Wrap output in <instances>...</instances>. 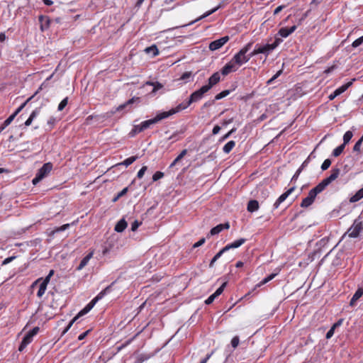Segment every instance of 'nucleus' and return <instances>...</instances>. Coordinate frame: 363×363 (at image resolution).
Masks as SVG:
<instances>
[{
	"instance_id": "11",
	"label": "nucleus",
	"mask_w": 363,
	"mask_h": 363,
	"mask_svg": "<svg viewBox=\"0 0 363 363\" xmlns=\"http://www.w3.org/2000/svg\"><path fill=\"white\" fill-rule=\"evenodd\" d=\"M295 186H292L290 189H289L286 192L282 194L274 202L273 206L274 208H278L279 205L286 199V198L295 190Z\"/></svg>"
},
{
	"instance_id": "38",
	"label": "nucleus",
	"mask_w": 363,
	"mask_h": 363,
	"mask_svg": "<svg viewBox=\"0 0 363 363\" xmlns=\"http://www.w3.org/2000/svg\"><path fill=\"white\" fill-rule=\"evenodd\" d=\"M50 279H51V277H50V276H48V275H47V276L45 277V279H43L42 278H39V279H38L36 281H35L32 284V286H32V287H34V286H35V285H37V284H38V283H39V282H43V283H44V284H47V285H48V283H49V282H50Z\"/></svg>"
},
{
	"instance_id": "50",
	"label": "nucleus",
	"mask_w": 363,
	"mask_h": 363,
	"mask_svg": "<svg viewBox=\"0 0 363 363\" xmlns=\"http://www.w3.org/2000/svg\"><path fill=\"white\" fill-rule=\"evenodd\" d=\"M147 167L146 166H143L138 172L137 177L138 179H141L147 171Z\"/></svg>"
},
{
	"instance_id": "7",
	"label": "nucleus",
	"mask_w": 363,
	"mask_h": 363,
	"mask_svg": "<svg viewBox=\"0 0 363 363\" xmlns=\"http://www.w3.org/2000/svg\"><path fill=\"white\" fill-rule=\"evenodd\" d=\"M208 91L207 89L203 86L199 89L194 91L189 96V101L191 104L198 102L200 101L203 97L204 94L208 92Z\"/></svg>"
},
{
	"instance_id": "3",
	"label": "nucleus",
	"mask_w": 363,
	"mask_h": 363,
	"mask_svg": "<svg viewBox=\"0 0 363 363\" xmlns=\"http://www.w3.org/2000/svg\"><path fill=\"white\" fill-rule=\"evenodd\" d=\"M252 45V42L247 43L231 59L238 67L249 61V57H247V53L251 49Z\"/></svg>"
},
{
	"instance_id": "1",
	"label": "nucleus",
	"mask_w": 363,
	"mask_h": 363,
	"mask_svg": "<svg viewBox=\"0 0 363 363\" xmlns=\"http://www.w3.org/2000/svg\"><path fill=\"white\" fill-rule=\"evenodd\" d=\"M340 173V169L339 168H333L331 174L329 177L323 179L318 185L309 191L308 196L302 200L301 206L302 208H308L312 205L316 196L335 180L339 177Z\"/></svg>"
},
{
	"instance_id": "24",
	"label": "nucleus",
	"mask_w": 363,
	"mask_h": 363,
	"mask_svg": "<svg viewBox=\"0 0 363 363\" xmlns=\"http://www.w3.org/2000/svg\"><path fill=\"white\" fill-rule=\"evenodd\" d=\"M135 101H139L138 97H133L130 99L128 100L125 103L118 106L116 108L117 111H121L123 110L125 108L129 106L130 105L133 104Z\"/></svg>"
},
{
	"instance_id": "59",
	"label": "nucleus",
	"mask_w": 363,
	"mask_h": 363,
	"mask_svg": "<svg viewBox=\"0 0 363 363\" xmlns=\"http://www.w3.org/2000/svg\"><path fill=\"white\" fill-rule=\"evenodd\" d=\"M335 333V327H331L330 329L327 332L325 337L330 339L333 337Z\"/></svg>"
},
{
	"instance_id": "29",
	"label": "nucleus",
	"mask_w": 363,
	"mask_h": 363,
	"mask_svg": "<svg viewBox=\"0 0 363 363\" xmlns=\"http://www.w3.org/2000/svg\"><path fill=\"white\" fill-rule=\"evenodd\" d=\"M352 84V81L349 82L342 85L341 86L338 87L334 91L335 92V94L337 96H339L341 94L344 93Z\"/></svg>"
},
{
	"instance_id": "49",
	"label": "nucleus",
	"mask_w": 363,
	"mask_h": 363,
	"mask_svg": "<svg viewBox=\"0 0 363 363\" xmlns=\"http://www.w3.org/2000/svg\"><path fill=\"white\" fill-rule=\"evenodd\" d=\"M362 142H363V140H362V137H361L360 139L354 145L353 150L354 152H359L360 151V147H361V145L362 144Z\"/></svg>"
},
{
	"instance_id": "53",
	"label": "nucleus",
	"mask_w": 363,
	"mask_h": 363,
	"mask_svg": "<svg viewBox=\"0 0 363 363\" xmlns=\"http://www.w3.org/2000/svg\"><path fill=\"white\" fill-rule=\"evenodd\" d=\"M142 224V222H140L138 220H135L132 224H131V230L132 231H135L137 230V229L138 228V227Z\"/></svg>"
},
{
	"instance_id": "16",
	"label": "nucleus",
	"mask_w": 363,
	"mask_h": 363,
	"mask_svg": "<svg viewBox=\"0 0 363 363\" xmlns=\"http://www.w3.org/2000/svg\"><path fill=\"white\" fill-rule=\"evenodd\" d=\"M33 337L30 335L28 333L26 334L18 347V351H23L24 349L27 347V345H29L33 341Z\"/></svg>"
},
{
	"instance_id": "13",
	"label": "nucleus",
	"mask_w": 363,
	"mask_h": 363,
	"mask_svg": "<svg viewBox=\"0 0 363 363\" xmlns=\"http://www.w3.org/2000/svg\"><path fill=\"white\" fill-rule=\"evenodd\" d=\"M40 22V29L42 32L48 30L50 28L51 21L47 16L40 15L38 18Z\"/></svg>"
},
{
	"instance_id": "28",
	"label": "nucleus",
	"mask_w": 363,
	"mask_h": 363,
	"mask_svg": "<svg viewBox=\"0 0 363 363\" xmlns=\"http://www.w3.org/2000/svg\"><path fill=\"white\" fill-rule=\"evenodd\" d=\"M187 154V150H183L180 154L173 160L170 164L169 168L174 167Z\"/></svg>"
},
{
	"instance_id": "34",
	"label": "nucleus",
	"mask_w": 363,
	"mask_h": 363,
	"mask_svg": "<svg viewBox=\"0 0 363 363\" xmlns=\"http://www.w3.org/2000/svg\"><path fill=\"white\" fill-rule=\"evenodd\" d=\"M13 119L14 116H10L9 118H7L0 126V133L3 131L8 125H9Z\"/></svg>"
},
{
	"instance_id": "6",
	"label": "nucleus",
	"mask_w": 363,
	"mask_h": 363,
	"mask_svg": "<svg viewBox=\"0 0 363 363\" xmlns=\"http://www.w3.org/2000/svg\"><path fill=\"white\" fill-rule=\"evenodd\" d=\"M167 118L166 116L164 115V112L159 113L156 115L155 117L153 118L144 121L140 123V130H146L147 128H149L151 125L157 123L160 121Z\"/></svg>"
},
{
	"instance_id": "43",
	"label": "nucleus",
	"mask_w": 363,
	"mask_h": 363,
	"mask_svg": "<svg viewBox=\"0 0 363 363\" xmlns=\"http://www.w3.org/2000/svg\"><path fill=\"white\" fill-rule=\"evenodd\" d=\"M226 284H226V282H224V283H223V284H222L219 288H218V289H216V291L213 293V294L216 296V298H217L218 296H220V295L223 293V290H224V289H225V287Z\"/></svg>"
},
{
	"instance_id": "15",
	"label": "nucleus",
	"mask_w": 363,
	"mask_h": 363,
	"mask_svg": "<svg viewBox=\"0 0 363 363\" xmlns=\"http://www.w3.org/2000/svg\"><path fill=\"white\" fill-rule=\"evenodd\" d=\"M246 240H247L245 238H240L230 244H228L223 248L225 249V250L226 252L230 249L238 248V247H240L242 245H243L246 242Z\"/></svg>"
},
{
	"instance_id": "21",
	"label": "nucleus",
	"mask_w": 363,
	"mask_h": 363,
	"mask_svg": "<svg viewBox=\"0 0 363 363\" xmlns=\"http://www.w3.org/2000/svg\"><path fill=\"white\" fill-rule=\"evenodd\" d=\"M128 223L124 218H121L115 225L114 230L118 233H122L127 228Z\"/></svg>"
},
{
	"instance_id": "40",
	"label": "nucleus",
	"mask_w": 363,
	"mask_h": 363,
	"mask_svg": "<svg viewBox=\"0 0 363 363\" xmlns=\"http://www.w3.org/2000/svg\"><path fill=\"white\" fill-rule=\"evenodd\" d=\"M222 230H223L222 225L219 224V225H216V227H213V228L211 230V231H210V235H217V234H218L219 233H220Z\"/></svg>"
},
{
	"instance_id": "2",
	"label": "nucleus",
	"mask_w": 363,
	"mask_h": 363,
	"mask_svg": "<svg viewBox=\"0 0 363 363\" xmlns=\"http://www.w3.org/2000/svg\"><path fill=\"white\" fill-rule=\"evenodd\" d=\"M110 290H111V286H108L106 288H105L104 290H102L101 292H99L98 294V295L95 298H94L82 310H81L77 313V315L69 322V323L68 324L67 328L63 331V334L67 333L69 330V328L72 327V325L74 324V323L77 321V320L80 317H82V316L84 315L85 314H86L87 313H89L91 310V308L94 306L96 303L98 301H99L100 299H101L106 294H108L110 291Z\"/></svg>"
},
{
	"instance_id": "47",
	"label": "nucleus",
	"mask_w": 363,
	"mask_h": 363,
	"mask_svg": "<svg viewBox=\"0 0 363 363\" xmlns=\"http://www.w3.org/2000/svg\"><path fill=\"white\" fill-rule=\"evenodd\" d=\"M363 43V35L356 39L352 44L353 48H357Z\"/></svg>"
},
{
	"instance_id": "22",
	"label": "nucleus",
	"mask_w": 363,
	"mask_h": 363,
	"mask_svg": "<svg viewBox=\"0 0 363 363\" xmlns=\"http://www.w3.org/2000/svg\"><path fill=\"white\" fill-rule=\"evenodd\" d=\"M363 295V288H358V289L355 291L353 296L352 297L350 305L351 306H354L355 305L356 301Z\"/></svg>"
},
{
	"instance_id": "61",
	"label": "nucleus",
	"mask_w": 363,
	"mask_h": 363,
	"mask_svg": "<svg viewBox=\"0 0 363 363\" xmlns=\"http://www.w3.org/2000/svg\"><path fill=\"white\" fill-rule=\"evenodd\" d=\"M282 42V40L279 38H275V40L273 43H272V46L274 49H275Z\"/></svg>"
},
{
	"instance_id": "39",
	"label": "nucleus",
	"mask_w": 363,
	"mask_h": 363,
	"mask_svg": "<svg viewBox=\"0 0 363 363\" xmlns=\"http://www.w3.org/2000/svg\"><path fill=\"white\" fill-rule=\"evenodd\" d=\"M230 92V90H224L223 91L220 92L219 94H216L214 100L217 101V100L222 99L223 98H225L228 95H229Z\"/></svg>"
},
{
	"instance_id": "41",
	"label": "nucleus",
	"mask_w": 363,
	"mask_h": 363,
	"mask_svg": "<svg viewBox=\"0 0 363 363\" xmlns=\"http://www.w3.org/2000/svg\"><path fill=\"white\" fill-rule=\"evenodd\" d=\"M275 276H276V274H271L270 275H269L268 277H267L264 279H262L257 286H262V285L267 284V282H269V281L273 279Z\"/></svg>"
},
{
	"instance_id": "45",
	"label": "nucleus",
	"mask_w": 363,
	"mask_h": 363,
	"mask_svg": "<svg viewBox=\"0 0 363 363\" xmlns=\"http://www.w3.org/2000/svg\"><path fill=\"white\" fill-rule=\"evenodd\" d=\"M282 73V70H279L278 71L272 78H270L267 82V85H269V84H272V82L276 79H277Z\"/></svg>"
},
{
	"instance_id": "12",
	"label": "nucleus",
	"mask_w": 363,
	"mask_h": 363,
	"mask_svg": "<svg viewBox=\"0 0 363 363\" xmlns=\"http://www.w3.org/2000/svg\"><path fill=\"white\" fill-rule=\"evenodd\" d=\"M238 69V67L231 60L221 69V74L224 76H226L230 72H235Z\"/></svg>"
},
{
	"instance_id": "8",
	"label": "nucleus",
	"mask_w": 363,
	"mask_h": 363,
	"mask_svg": "<svg viewBox=\"0 0 363 363\" xmlns=\"http://www.w3.org/2000/svg\"><path fill=\"white\" fill-rule=\"evenodd\" d=\"M191 105L189 99L186 101H184L179 104H178L175 108L170 109L168 111H163L167 118L177 113H179L181 111H183Z\"/></svg>"
},
{
	"instance_id": "63",
	"label": "nucleus",
	"mask_w": 363,
	"mask_h": 363,
	"mask_svg": "<svg viewBox=\"0 0 363 363\" xmlns=\"http://www.w3.org/2000/svg\"><path fill=\"white\" fill-rule=\"evenodd\" d=\"M39 330H40L39 327H35L31 330H30L28 332V333L30 335H32L33 337H34L35 335L38 334V333L39 332Z\"/></svg>"
},
{
	"instance_id": "27",
	"label": "nucleus",
	"mask_w": 363,
	"mask_h": 363,
	"mask_svg": "<svg viewBox=\"0 0 363 363\" xmlns=\"http://www.w3.org/2000/svg\"><path fill=\"white\" fill-rule=\"evenodd\" d=\"M362 199H363V187L357 191L356 194L350 199V201L351 203H354L361 200Z\"/></svg>"
},
{
	"instance_id": "18",
	"label": "nucleus",
	"mask_w": 363,
	"mask_h": 363,
	"mask_svg": "<svg viewBox=\"0 0 363 363\" xmlns=\"http://www.w3.org/2000/svg\"><path fill=\"white\" fill-rule=\"evenodd\" d=\"M94 255V250H91L89 254H87L80 262V264L77 267V269L80 271L82 270L85 266L87 265L89 260L92 258Z\"/></svg>"
},
{
	"instance_id": "42",
	"label": "nucleus",
	"mask_w": 363,
	"mask_h": 363,
	"mask_svg": "<svg viewBox=\"0 0 363 363\" xmlns=\"http://www.w3.org/2000/svg\"><path fill=\"white\" fill-rule=\"evenodd\" d=\"M67 103H68V97H65L59 104L58 107H57V110L59 111H62L65 108V107L67 105Z\"/></svg>"
},
{
	"instance_id": "52",
	"label": "nucleus",
	"mask_w": 363,
	"mask_h": 363,
	"mask_svg": "<svg viewBox=\"0 0 363 363\" xmlns=\"http://www.w3.org/2000/svg\"><path fill=\"white\" fill-rule=\"evenodd\" d=\"M57 121L56 118L51 116L48 120V125L50 126V129H52Z\"/></svg>"
},
{
	"instance_id": "17",
	"label": "nucleus",
	"mask_w": 363,
	"mask_h": 363,
	"mask_svg": "<svg viewBox=\"0 0 363 363\" xmlns=\"http://www.w3.org/2000/svg\"><path fill=\"white\" fill-rule=\"evenodd\" d=\"M296 29V26H293L291 28H281L278 32V35L282 38H287L289 35L294 33Z\"/></svg>"
},
{
	"instance_id": "25",
	"label": "nucleus",
	"mask_w": 363,
	"mask_h": 363,
	"mask_svg": "<svg viewBox=\"0 0 363 363\" xmlns=\"http://www.w3.org/2000/svg\"><path fill=\"white\" fill-rule=\"evenodd\" d=\"M145 52L147 54L152 55V57H155L159 55V50L155 45H152L145 49Z\"/></svg>"
},
{
	"instance_id": "23",
	"label": "nucleus",
	"mask_w": 363,
	"mask_h": 363,
	"mask_svg": "<svg viewBox=\"0 0 363 363\" xmlns=\"http://www.w3.org/2000/svg\"><path fill=\"white\" fill-rule=\"evenodd\" d=\"M247 209L249 212H255L259 209V203L257 200H250L247 203Z\"/></svg>"
},
{
	"instance_id": "37",
	"label": "nucleus",
	"mask_w": 363,
	"mask_h": 363,
	"mask_svg": "<svg viewBox=\"0 0 363 363\" xmlns=\"http://www.w3.org/2000/svg\"><path fill=\"white\" fill-rule=\"evenodd\" d=\"M40 286H39V289L38 291V293H37V296L40 298L43 296V294H45V291H46V289H47V286L48 285L43 283V282H40Z\"/></svg>"
},
{
	"instance_id": "4",
	"label": "nucleus",
	"mask_w": 363,
	"mask_h": 363,
	"mask_svg": "<svg viewBox=\"0 0 363 363\" xmlns=\"http://www.w3.org/2000/svg\"><path fill=\"white\" fill-rule=\"evenodd\" d=\"M363 233V223L361 219L359 218L355 219L352 226L345 233L343 237L348 236L352 238H359Z\"/></svg>"
},
{
	"instance_id": "33",
	"label": "nucleus",
	"mask_w": 363,
	"mask_h": 363,
	"mask_svg": "<svg viewBox=\"0 0 363 363\" xmlns=\"http://www.w3.org/2000/svg\"><path fill=\"white\" fill-rule=\"evenodd\" d=\"M104 117H105L104 116H101V115H91V116H89L86 118V120H85V124L89 125L91 123V120L94 119L96 121H99L101 119L104 118Z\"/></svg>"
},
{
	"instance_id": "54",
	"label": "nucleus",
	"mask_w": 363,
	"mask_h": 363,
	"mask_svg": "<svg viewBox=\"0 0 363 363\" xmlns=\"http://www.w3.org/2000/svg\"><path fill=\"white\" fill-rule=\"evenodd\" d=\"M127 191H128V188L127 187L124 188L122 191H121L118 194L117 196L113 199V201H117L120 197L124 196L127 193Z\"/></svg>"
},
{
	"instance_id": "46",
	"label": "nucleus",
	"mask_w": 363,
	"mask_h": 363,
	"mask_svg": "<svg viewBox=\"0 0 363 363\" xmlns=\"http://www.w3.org/2000/svg\"><path fill=\"white\" fill-rule=\"evenodd\" d=\"M152 86H153V89L152 91V94H155L157 91L163 88V85L158 82H155Z\"/></svg>"
},
{
	"instance_id": "32",
	"label": "nucleus",
	"mask_w": 363,
	"mask_h": 363,
	"mask_svg": "<svg viewBox=\"0 0 363 363\" xmlns=\"http://www.w3.org/2000/svg\"><path fill=\"white\" fill-rule=\"evenodd\" d=\"M226 251L223 247L211 260L209 264V267L212 268L214 265V263L223 255L224 252Z\"/></svg>"
},
{
	"instance_id": "58",
	"label": "nucleus",
	"mask_w": 363,
	"mask_h": 363,
	"mask_svg": "<svg viewBox=\"0 0 363 363\" xmlns=\"http://www.w3.org/2000/svg\"><path fill=\"white\" fill-rule=\"evenodd\" d=\"M206 242V239L204 238L200 239L198 242L194 244L193 247L196 248L201 245H203Z\"/></svg>"
},
{
	"instance_id": "30",
	"label": "nucleus",
	"mask_w": 363,
	"mask_h": 363,
	"mask_svg": "<svg viewBox=\"0 0 363 363\" xmlns=\"http://www.w3.org/2000/svg\"><path fill=\"white\" fill-rule=\"evenodd\" d=\"M235 146V142L233 140H230L223 147V150L225 154H228Z\"/></svg>"
},
{
	"instance_id": "51",
	"label": "nucleus",
	"mask_w": 363,
	"mask_h": 363,
	"mask_svg": "<svg viewBox=\"0 0 363 363\" xmlns=\"http://www.w3.org/2000/svg\"><path fill=\"white\" fill-rule=\"evenodd\" d=\"M239 342H240V340H239V337L238 336H235L233 337V339L231 340V345L233 348H236L238 347V345H239Z\"/></svg>"
},
{
	"instance_id": "35",
	"label": "nucleus",
	"mask_w": 363,
	"mask_h": 363,
	"mask_svg": "<svg viewBox=\"0 0 363 363\" xmlns=\"http://www.w3.org/2000/svg\"><path fill=\"white\" fill-rule=\"evenodd\" d=\"M345 147V144H342V145H339L338 147H337L336 148H335L333 150L332 155L334 157H338L343 152Z\"/></svg>"
},
{
	"instance_id": "36",
	"label": "nucleus",
	"mask_w": 363,
	"mask_h": 363,
	"mask_svg": "<svg viewBox=\"0 0 363 363\" xmlns=\"http://www.w3.org/2000/svg\"><path fill=\"white\" fill-rule=\"evenodd\" d=\"M353 136V133L351 130H347L343 135V143L345 146L347 144Z\"/></svg>"
},
{
	"instance_id": "55",
	"label": "nucleus",
	"mask_w": 363,
	"mask_h": 363,
	"mask_svg": "<svg viewBox=\"0 0 363 363\" xmlns=\"http://www.w3.org/2000/svg\"><path fill=\"white\" fill-rule=\"evenodd\" d=\"M310 157L311 155H309L305 160L304 162L302 163V164L300 166V167L298 168L299 169H301V171L302 172L303 169L306 167L308 164V163L310 162Z\"/></svg>"
},
{
	"instance_id": "44",
	"label": "nucleus",
	"mask_w": 363,
	"mask_h": 363,
	"mask_svg": "<svg viewBox=\"0 0 363 363\" xmlns=\"http://www.w3.org/2000/svg\"><path fill=\"white\" fill-rule=\"evenodd\" d=\"M330 164L331 160L330 159L325 160L323 164H321V169L323 171L328 169L330 167Z\"/></svg>"
},
{
	"instance_id": "60",
	"label": "nucleus",
	"mask_w": 363,
	"mask_h": 363,
	"mask_svg": "<svg viewBox=\"0 0 363 363\" xmlns=\"http://www.w3.org/2000/svg\"><path fill=\"white\" fill-rule=\"evenodd\" d=\"M216 296L213 294H211L206 301H205V303L207 304V305H209L211 303H212L213 302V301L215 300L216 298Z\"/></svg>"
},
{
	"instance_id": "57",
	"label": "nucleus",
	"mask_w": 363,
	"mask_h": 363,
	"mask_svg": "<svg viewBox=\"0 0 363 363\" xmlns=\"http://www.w3.org/2000/svg\"><path fill=\"white\" fill-rule=\"evenodd\" d=\"M259 54V52L257 51V45H255V48L254 49V50L252 52H251L249 54H247V57H249V60L254 56L257 55Z\"/></svg>"
},
{
	"instance_id": "62",
	"label": "nucleus",
	"mask_w": 363,
	"mask_h": 363,
	"mask_svg": "<svg viewBox=\"0 0 363 363\" xmlns=\"http://www.w3.org/2000/svg\"><path fill=\"white\" fill-rule=\"evenodd\" d=\"M16 256H11V257H7L6 258L3 262H2V265H6L9 263H10L11 262H12L13 259H16Z\"/></svg>"
},
{
	"instance_id": "31",
	"label": "nucleus",
	"mask_w": 363,
	"mask_h": 363,
	"mask_svg": "<svg viewBox=\"0 0 363 363\" xmlns=\"http://www.w3.org/2000/svg\"><path fill=\"white\" fill-rule=\"evenodd\" d=\"M138 157L136 155L130 157L125 159L123 162L118 164V165H124L125 167H128L129 165L133 164L135 161H136L138 160Z\"/></svg>"
},
{
	"instance_id": "48",
	"label": "nucleus",
	"mask_w": 363,
	"mask_h": 363,
	"mask_svg": "<svg viewBox=\"0 0 363 363\" xmlns=\"http://www.w3.org/2000/svg\"><path fill=\"white\" fill-rule=\"evenodd\" d=\"M164 177V173L162 172H156L152 176V180L156 182Z\"/></svg>"
},
{
	"instance_id": "56",
	"label": "nucleus",
	"mask_w": 363,
	"mask_h": 363,
	"mask_svg": "<svg viewBox=\"0 0 363 363\" xmlns=\"http://www.w3.org/2000/svg\"><path fill=\"white\" fill-rule=\"evenodd\" d=\"M69 227V224H64L62 226L57 228L53 233L61 232L67 230Z\"/></svg>"
},
{
	"instance_id": "20",
	"label": "nucleus",
	"mask_w": 363,
	"mask_h": 363,
	"mask_svg": "<svg viewBox=\"0 0 363 363\" xmlns=\"http://www.w3.org/2000/svg\"><path fill=\"white\" fill-rule=\"evenodd\" d=\"M220 8V5H219V6H216V7L213 8V9H211V10H210V11H207V12H206L205 13H203L202 16H201L200 17H199V18H196V20H194V21H193L190 22L189 23L186 24V25H184V26H184V27H185V26H189V25H192V24H194L195 22L199 21H200V20H201V19H203V18H206L207 16H208L211 15L212 13H215V12H216L217 10H218Z\"/></svg>"
},
{
	"instance_id": "26",
	"label": "nucleus",
	"mask_w": 363,
	"mask_h": 363,
	"mask_svg": "<svg viewBox=\"0 0 363 363\" xmlns=\"http://www.w3.org/2000/svg\"><path fill=\"white\" fill-rule=\"evenodd\" d=\"M40 113V108H36L35 109L30 115L29 118L25 122V125L26 126H29L33 121L34 120V118H36V116Z\"/></svg>"
},
{
	"instance_id": "64",
	"label": "nucleus",
	"mask_w": 363,
	"mask_h": 363,
	"mask_svg": "<svg viewBox=\"0 0 363 363\" xmlns=\"http://www.w3.org/2000/svg\"><path fill=\"white\" fill-rule=\"evenodd\" d=\"M301 172V169H298L296 170V172H295V174H294V176L292 177L291 182H296L298 179Z\"/></svg>"
},
{
	"instance_id": "9",
	"label": "nucleus",
	"mask_w": 363,
	"mask_h": 363,
	"mask_svg": "<svg viewBox=\"0 0 363 363\" xmlns=\"http://www.w3.org/2000/svg\"><path fill=\"white\" fill-rule=\"evenodd\" d=\"M228 40V36H224L223 38H220V39L216 40L210 43L209 49L213 51L216 50L220 48L223 45H224Z\"/></svg>"
},
{
	"instance_id": "19",
	"label": "nucleus",
	"mask_w": 363,
	"mask_h": 363,
	"mask_svg": "<svg viewBox=\"0 0 363 363\" xmlns=\"http://www.w3.org/2000/svg\"><path fill=\"white\" fill-rule=\"evenodd\" d=\"M42 89V87H39L38 89L35 92L33 95H32L30 97H29L23 104H22L16 110V111L11 114V116H14V118L18 114L19 112L22 111V109L26 106V105L35 96L38 94L40 90Z\"/></svg>"
},
{
	"instance_id": "10",
	"label": "nucleus",
	"mask_w": 363,
	"mask_h": 363,
	"mask_svg": "<svg viewBox=\"0 0 363 363\" xmlns=\"http://www.w3.org/2000/svg\"><path fill=\"white\" fill-rule=\"evenodd\" d=\"M220 81V74L218 72L213 73L208 80V84L203 85L208 91Z\"/></svg>"
},
{
	"instance_id": "5",
	"label": "nucleus",
	"mask_w": 363,
	"mask_h": 363,
	"mask_svg": "<svg viewBox=\"0 0 363 363\" xmlns=\"http://www.w3.org/2000/svg\"><path fill=\"white\" fill-rule=\"evenodd\" d=\"M52 169V164L50 162L45 163L40 169H38V172L35 174V177L33 178L32 182L34 185H36L38 182H40L44 177L48 176V174Z\"/></svg>"
},
{
	"instance_id": "14",
	"label": "nucleus",
	"mask_w": 363,
	"mask_h": 363,
	"mask_svg": "<svg viewBox=\"0 0 363 363\" xmlns=\"http://www.w3.org/2000/svg\"><path fill=\"white\" fill-rule=\"evenodd\" d=\"M256 45L257 47V51L259 53L264 54L266 56L269 55L274 50L272 45L269 43L264 45L257 44Z\"/></svg>"
}]
</instances>
